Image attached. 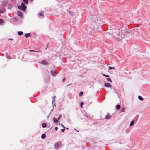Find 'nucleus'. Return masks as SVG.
Segmentation results:
<instances>
[{
    "mask_svg": "<svg viewBox=\"0 0 150 150\" xmlns=\"http://www.w3.org/2000/svg\"><path fill=\"white\" fill-rule=\"evenodd\" d=\"M100 21L101 19L98 15H91L89 21L90 27L93 30L97 29V25Z\"/></svg>",
    "mask_w": 150,
    "mask_h": 150,
    "instance_id": "f257e3e1",
    "label": "nucleus"
},
{
    "mask_svg": "<svg viewBox=\"0 0 150 150\" xmlns=\"http://www.w3.org/2000/svg\"><path fill=\"white\" fill-rule=\"evenodd\" d=\"M126 31L125 29L122 30L120 32L116 31L113 33L112 36L117 41H120L125 38Z\"/></svg>",
    "mask_w": 150,
    "mask_h": 150,
    "instance_id": "f03ea898",
    "label": "nucleus"
},
{
    "mask_svg": "<svg viewBox=\"0 0 150 150\" xmlns=\"http://www.w3.org/2000/svg\"><path fill=\"white\" fill-rule=\"evenodd\" d=\"M18 8L21 10L24 11H25L26 8V7L25 6V7H24L23 5H22V6H18Z\"/></svg>",
    "mask_w": 150,
    "mask_h": 150,
    "instance_id": "7ed1b4c3",
    "label": "nucleus"
},
{
    "mask_svg": "<svg viewBox=\"0 0 150 150\" xmlns=\"http://www.w3.org/2000/svg\"><path fill=\"white\" fill-rule=\"evenodd\" d=\"M61 144L60 142L57 143H56L55 145V147L56 148H57L61 146Z\"/></svg>",
    "mask_w": 150,
    "mask_h": 150,
    "instance_id": "20e7f679",
    "label": "nucleus"
},
{
    "mask_svg": "<svg viewBox=\"0 0 150 150\" xmlns=\"http://www.w3.org/2000/svg\"><path fill=\"white\" fill-rule=\"evenodd\" d=\"M104 86L106 87H111V85L109 83H104Z\"/></svg>",
    "mask_w": 150,
    "mask_h": 150,
    "instance_id": "39448f33",
    "label": "nucleus"
},
{
    "mask_svg": "<svg viewBox=\"0 0 150 150\" xmlns=\"http://www.w3.org/2000/svg\"><path fill=\"white\" fill-rule=\"evenodd\" d=\"M41 63L42 64L44 65H47L48 62L45 60H43L41 61Z\"/></svg>",
    "mask_w": 150,
    "mask_h": 150,
    "instance_id": "423d86ee",
    "label": "nucleus"
},
{
    "mask_svg": "<svg viewBox=\"0 0 150 150\" xmlns=\"http://www.w3.org/2000/svg\"><path fill=\"white\" fill-rule=\"evenodd\" d=\"M17 14L18 16H20L21 17H22L23 16V13L20 11L18 12L17 13Z\"/></svg>",
    "mask_w": 150,
    "mask_h": 150,
    "instance_id": "0eeeda50",
    "label": "nucleus"
},
{
    "mask_svg": "<svg viewBox=\"0 0 150 150\" xmlns=\"http://www.w3.org/2000/svg\"><path fill=\"white\" fill-rule=\"evenodd\" d=\"M51 74L53 76H55V74H57L56 72H55L54 71H51Z\"/></svg>",
    "mask_w": 150,
    "mask_h": 150,
    "instance_id": "6e6552de",
    "label": "nucleus"
},
{
    "mask_svg": "<svg viewBox=\"0 0 150 150\" xmlns=\"http://www.w3.org/2000/svg\"><path fill=\"white\" fill-rule=\"evenodd\" d=\"M25 36L26 38L28 37H30L31 36V34L30 33L25 34Z\"/></svg>",
    "mask_w": 150,
    "mask_h": 150,
    "instance_id": "1a4fd4ad",
    "label": "nucleus"
},
{
    "mask_svg": "<svg viewBox=\"0 0 150 150\" xmlns=\"http://www.w3.org/2000/svg\"><path fill=\"white\" fill-rule=\"evenodd\" d=\"M69 13V15L71 16H73L74 15L73 12L72 11H69L68 12Z\"/></svg>",
    "mask_w": 150,
    "mask_h": 150,
    "instance_id": "9d476101",
    "label": "nucleus"
},
{
    "mask_svg": "<svg viewBox=\"0 0 150 150\" xmlns=\"http://www.w3.org/2000/svg\"><path fill=\"white\" fill-rule=\"evenodd\" d=\"M138 99L141 101H143L144 100L143 98L141 96H138Z\"/></svg>",
    "mask_w": 150,
    "mask_h": 150,
    "instance_id": "9b49d317",
    "label": "nucleus"
},
{
    "mask_svg": "<svg viewBox=\"0 0 150 150\" xmlns=\"http://www.w3.org/2000/svg\"><path fill=\"white\" fill-rule=\"evenodd\" d=\"M125 111V108L124 107H122L121 108L120 112H124Z\"/></svg>",
    "mask_w": 150,
    "mask_h": 150,
    "instance_id": "f8f14e48",
    "label": "nucleus"
},
{
    "mask_svg": "<svg viewBox=\"0 0 150 150\" xmlns=\"http://www.w3.org/2000/svg\"><path fill=\"white\" fill-rule=\"evenodd\" d=\"M54 122L55 123H57L58 122V120L55 118H54L53 119Z\"/></svg>",
    "mask_w": 150,
    "mask_h": 150,
    "instance_id": "ddd939ff",
    "label": "nucleus"
},
{
    "mask_svg": "<svg viewBox=\"0 0 150 150\" xmlns=\"http://www.w3.org/2000/svg\"><path fill=\"white\" fill-rule=\"evenodd\" d=\"M39 15L40 16L42 17V18L44 17V15L42 12L39 13Z\"/></svg>",
    "mask_w": 150,
    "mask_h": 150,
    "instance_id": "4468645a",
    "label": "nucleus"
},
{
    "mask_svg": "<svg viewBox=\"0 0 150 150\" xmlns=\"http://www.w3.org/2000/svg\"><path fill=\"white\" fill-rule=\"evenodd\" d=\"M111 117V116L109 114H108L106 116V118L107 119L110 118Z\"/></svg>",
    "mask_w": 150,
    "mask_h": 150,
    "instance_id": "2eb2a0df",
    "label": "nucleus"
},
{
    "mask_svg": "<svg viewBox=\"0 0 150 150\" xmlns=\"http://www.w3.org/2000/svg\"><path fill=\"white\" fill-rule=\"evenodd\" d=\"M18 34L19 35H21L23 34V33L22 31H19L18 32Z\"/></svg>",
    "mask_w": 150,
    "mask_h": 150,
    "instance_id": "dca6fc26",
    "label": "nucleus"
},
{
    "mask_svg": "<svg viewBox=\"0 0 150 150\" xmlns=\"http://www.w3.org/2000/svg\"><path fill=\"white\" fill-rule=\"evenodd\" d=\"M120 108V106L119 105H117L116 107V109L117 110L119 109Z\"/></svg>",
    "mask_w": 150,
    "mask_h": 150,
    "instance_id": "f3484780",
    "label": "nucleus"
},
{
    "mask_svg": "<svg viewBox=\"0 0 150 150\" xmlns=\"http://www.w3.org/2000/svg\"><path fill=\"white\" fill-rule=\"evenodd\" d=\"M46 137V135L45 134H43L41 136V138L42 139L45 138Z\"/></svg>",
    "mask_w": 150,
    "mask_h": 150,
    "instance_id": "a211bd4d",
    "label": "nucleus"
},
{
    "mask_svg": "<svg viewBox=\"0 0 150 150\" xmlns=\"http://www.w3.org/2000/svg\"><path fill=\"white\" fill-rule=\"evenodd\" d=\"M46 126V124L45 123H43L42 125V127L43 128L45 127Z\"/></svg>",
    "mask_w": 150,
    "mask_h": 150,
    "instance_id": "6ab92c4d",
    "label": "nucleus"
},
{
    "mask_svg": "<svg viewBox=\"0 0 150 150\" xmlns=\"http://www.w3.org/2000/svg\"><path fill=\"white\" fill-rule=\"evenodd\" d=\"M109 69L110 70H111L112 69H115V67H111L110 66H109Z\"/></svg>",
    "mask_w": 150,
    "mask_h": 150,
    "instance_id": "aec40b11",
    "label": "nucleus"
},
{
    "mask_svg": "<svg viewBox=\"0 0 150 150\" xmlns=\"http://www.w3.org/2000/svg\"><path fill=\"white\" fill-rule=\"evenodd\" d=\"M134 120H132V122H131V123L130 124V126H132L133 125V124L134 123Z\"/></svg>",
    "mask_w": 150,
    "mask_h": 150,
    "instance_id": "412c9836",
    "label": "nucleus"
},
{
    "mask_svg": "<svg viewBox=\"0 0 150 150\" xmlns=\"http://www.w3.org/2000/svg\"><path fill=\"white\" fill-rule=\"evenodd\" d=\"M107 80L109 82H112L111 80V79L110 78H107Z\"/></svg>",
    "mask_w": 150,
    "mask_h": 150,
    "instance_id": "4be33fe9",
    "label": "nucleus"
},
{
    "mask_svg": "<svg viewBox=\"0 0 150 150\" xmlns=\"http://www.w3.org/2000/svg\"><path fill=\"white\" fill-rule=\"evenodd\" d=\"M102 74L103 76H104L105 77H110V76L109 75H106L103 74Z\"/></svg>",
    "mask_w": 150,
    "mask_h": 150,
    "instance_id": "5701e85b",
    "label": "nucleus"
},
{
    "mask_svg": "<svg viewBox=\"0 0 150 150\" xmlns=\"http://www.w3.org/2000/svg\"><path fill=\"white\" fill-rule=\"evenodd\" d=\"M25 3L26 4H27L28 3V0H23Z\"/></svg>",
    "mask_w": 150,
    "mask_h": 150,
    "instance_id": "b1692460",
    "label": "nucleus"
},
{
    "mask_svg": "<svg viewBox=\"0 0 150 150\" xmlns=\"http://www.w3.org/2000/svg\"><path fill=\"white\" fill-rule=\"evenodd\" d=\"M4 22L3 20L1 18L0 19V24Z\"/></svg>",
    "mask_w": 150,
    "mask_h": 150,
    "instance_id": "393cba45",
    "label": "nucleus"
},
{
    "mask_svg": "<svg viewBox=\"0 0 150 150\" xmlns=\"http://www.w3.org/2000/svg\"><path fill=\"white\" fill-rule=\"evenodd\" d=\"M83 95V92H81L79 94V96H82Z\"/></svg>",
    "mask_w": 150,
    "mask_h": 150,
    "instance_id": "a878e982",
    "label": "nucleus"
},
{
    "mask_svg": "<svg viewBox=\"0 0 150 150\" xmlns=\"http://www.w3.org/2000/svg\"><path fill=\"white\" fill-rule=\"evenodd\" d=\"M29 51L30 52H40V51H35L34 50H29Z\"/></svg>",
    "mask_w": 150,
    "mask_h": 150,
    "instance_id": "bb28decb",
    "label": "nucleus"
},
{
    "mask_svg": "<svg viewBox=\"0 0 150 150\" xmlns=\"http://www.w3.org/2000/svg\"><path fill=\"white\" fill-rule=\"evenodd\" d=\"M23 5L24 7H25V5L24 4L23 2H22L21 4V6Z\"/></svg>",
    "mask_w": 150,
    "mask_h": 150,
    "instance_id": "cd10ccee",
    "label": "nucleus"
},
{
    "mask_svg": "<svg viewBox=\"0 0 150 150\" xmlns=\"http://www.w3.org/2000/svg\"><path fill=\"white\" fill-rule=\"evenodd\" d=\"M61 131L62 132H64L65 131V129L64 128V129H61Z\"/></svg>",
    "mask_w": 150,
    "mask_h": 150,
    "instance_id": "c85d7f7f",
    "label": "nucleus"
},
{
    "mask_svg": "<svg viewBox=\"0 0 150 150\" xmlns=\"http://www.w3.org/2000/svg\"><path fill=\"white\" fill-rule=\"evenodd\" d=\"M83 103H81L80 104V106L81 108H82V105L83 104Z\"/></svg>",
    "mask_w": 150,
    "mask_h": 150,
    "instance_id": "c756f323",
    "label": "nucleus"
},
{
    "mask_svg": "<svg viewBox=\"0 0 150 150\" xmlns=\"http://www.w3.org/2000/svg\"><path fill=\"white\" fill-rule=\"evenodd\" d=\"M65 78H64L62 79V82H64L65 81Z\"/></svg>",
    "mask_w": 150,
    "mask_h": 150,
    "instance_id": "7c9ffc66",
    "label": "nucleus"
},
{
    "mask_svg": "<svg viewBox=\"0 0 150 150\" xmlns=\"http://www.w3.org/2000/svg\"><path fill=\"white\" fill-rule=\"evenodd\" d=\"M58 129V127H55V129L56 131Z\"/></svg>",
    "mask_w": 150,
    "mask_h": 150,
    "instance_id": "2f4dec72",
    "label": "nucleus"
},
{
    "mask_svg": "<svg viewBox=\"0 0 150 150\" xmlns=\"http://www.w3.org/2000/svg\"><path fill=\"white\" fill-rule=\"evenodd\" d=\"M9 40H13V39L12 38H9Z\"/></svg>",
    "mask_w": 150,
    "mask_h": 150,
    "instance_id": "473e14b6",
    "label": "nucleus"
},
{
    "mask_svg": "<svg viewBox=\"0 0 150 150\" xmlns=\"http://www.w3.org/2000/svg\"><path fill=\"white\" fill-rule=\"evenodd\" d=\"M61 125H62V126L64 128L65 127L62 124Z\"/></svg>",
    "mask_w": 150,
    "mask_h": 150,
    "instance_id": "72a5a7b5",
    "label": "nucleus"
},
{
    "mask_svg": "<svg viewBox=\"0 0 150 150\" xmlns=\"http://www.w3.org/2000/svg\"><path fill=\"white\" fill-rule=\"evenodd\" d=\"M61 117V115L59 116V117L58 118V119H59Z\"/></svg>",
    "mask_w": 150,
    "mask_h": 150,
    "instance_id": "f704fd0d",
    "label": "nucleus"
},
{
    "mask_svg": "<svg viewBox=\"0 0 150 150\" xmlns=\"http://www.w3.org/2000/svg\"><path fill=\"white\" fill-rule=\"evenodd\" d=\"M0 13H3V12H1V11H0Z\"/></svg>",
    "mask_w": 150,
    "mask_h": 150,
    "instance_id": "c9c22d12",
    "label": "nucleus"
},
{
    "mask_svg": "<svg viewBox=\"0 0 150 150\" xmlns=\"http://www.w3.org/2000/svg\"><path fill=\"white\" fill-rule=\"evenodd\" d=\"M66 129H68V128H66Z\"/></svg>",
    "mask_w": 150,
    "mask_h": 150,
    "instance_id": "e433bc0d",
    "label": "nucleus"
},
{
    "mask_svg": "<svg viewBox=\"0 0 150 150\" xmlns=\"http://www.w3.org/2000/svg\"><path fill=\"white\" fill-rule=\"evenodd\" d=\"M47 47L45 49L46 50L47 49Z\"/></svg>",
    "mask_w": 150,
    "mask_h": 150,
    "instance_id": "4c0bfd02",
    "label": "nucleus"
}]
</instances>
